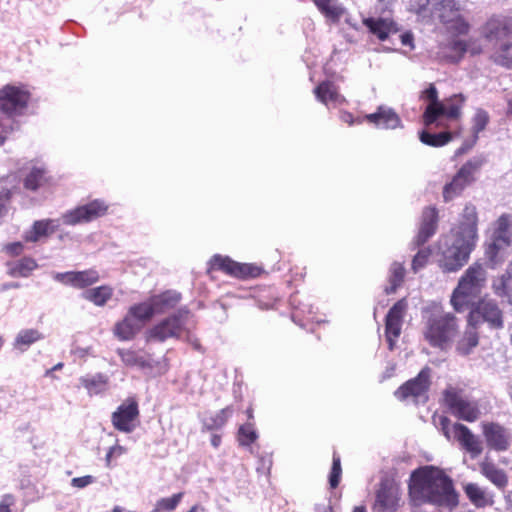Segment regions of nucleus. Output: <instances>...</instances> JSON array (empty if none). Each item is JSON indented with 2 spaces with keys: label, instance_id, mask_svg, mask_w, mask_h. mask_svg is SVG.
Listing matches in <instances>:
<instances>
[{
  "label": "nucleus",
  "instance_id": "c756f323",
  "mask_svg": "<svg viewBox=\"0 0 512 512\" xmlns=\"http://www.w3.org/2000/svg\"><path fill=\"white\" fill-rule=\"evenodd\" d=\"M449 49L455 53L456 61H459L466 53L471 56L480 55L483 52V45L479 39L452 40Z\"/></svg>",
  "mask_w": 512,
  "mask_h": 512
},
{
  "label": "nucleus",
  "instance_id": "052dcab7",
  "mask_svg": "<svg viewBox=\"0 0 512 512\" xmlns=\"http://www.w3.org/2000/svg\"><path fill=\"white\" fill-rule=\"evenodd\" d=\"M341 120L343 122L347 123L349 126H352L354 123L361 124L363 121L362 119L355 120L352 113H350V112H343L341 114Z\"/></svg>",
  "mask_w": 512,
  "mask_h": 512
},
{
  "label": "nucleus",
  "instance_id": "7ed1b4c3",
  "mask_svg": "<svg viewBox=\"0 0 512 512\" xmlns=\"http://www.w3.org/2000/svg\"><path fill=\"white\" fill-rule=\"evenodd\" d=\"M422 335L433 348L446 351L459 334V320L455 314L441 308L426 311L423 317Z\"/></svg>",
  "mask_w": 512,
  "mask_h": 512
},
{
  "label": "nucleus",
  "instance_id": "c85d7f7f",
  "mask_svg": "<svg viewBox=\"0 0 512 512\" xmlns=\"http://www.w3.org/2000/svg\"><path fill=\"white\" fill-rule=\"evenodd\" d=\"M465 100V97L459 93L440 101V112L437 113V120L440 117H445L451 120H457L460 118Z\"/></svg>",
  "mask_w": 512,
  "mask_h": 512
},
{
  "label": "nucleus",
  "instance_id": "a211bd4d",
  "mask_svg": "<svg viewBox=\"0 0 512 512\" xmlns=\"http://www.w3.org/2000/svg\"><path fill=\"white\" fill-rule=\"evenodd\" d=\"M439 212L435 206H427L422 210L418 233L413 240L415 247L424 245L437 231Z\"/></svg>",
  "mask_w": 512,
  "mask_h": 512
},
{
  "label": "nucleus",
  "instance_id": "5701e85b",
  "mask_svg": "<svg viewBox=\"0 0 512 512\" xmlns=\"http://www.w3.org/2000/svg\"><path fill=\"white\" fill-rule=\"evenodd\" d=\"M482 35L488 40L506 41L512 35V24L506 19L492 17L482 27Z\"/></svg>",
  "mask_w": 512,
  "mask_h": 512
},
{
  "label": "nucleus",
  "instance_id": "bf43d9fd",
  "mask_svg": "<svg viewBox=\"0 0 512 512\" xmlns=\"http://www.w3.org/2000/svg\"><path fill=\"white\" fill-rule=\"evenodd\" d=\"M13 130V126L11 124H5L0 119V146L4 144L7 135Z\"/></svg>",
  "mask_w": 512,
  "mask_h": 512
},
{
  "label": "nucleus",
  "instance_id": "c9c22d12",
  "mask_svg": "<svg viewBox=\"0 0 512 512\" xmlns=\"http://www.w3.org/2000/svg\"><path fill=\"white\" fill-rule=\"evenodd\" d=\"M82 296L94 305L102 307L112 298L113 288L109 285H101L87 289Z\"/></svg>",
  "mask_w": 512,
  "mask_h": 512
},
{
  "label": "nucleus",
  "instance_id": "b1692460",
  "mask_svg": "<svg viewBox=\"0 0 512 512\" xmlns=\"http://www.w3.org/2000/svg\"><path fill=\"white\" fill-rule=\"evenodd\" d=\"M420 99L429 101L422 118L423 123L430 126L437 121V113L440 112V100L435 85L429 84L428 88L421 92Z\"/></svg>",
  "mask_w": 512,
  "mask_h": 512
},
{
  "label": "nucleus",
  "instance_id": "6ab92c4d",
  "mask_svg": "<svg viewBox=\"0 0 512 512\" xmlns=\"http://www.w3.org/2000/svg\"><path fill=\"white\" fill-rule=\"evenodd\" d=\"M54 279L64 285H69L77 289H84L98 282L100 276L96 270L89 269L57 273L54 276Z\"/></svg>",
  "mask_w": 512,
  "mask_h": 512
},
{
  "label": "nucleus",
  "instance_id": "f03ea898",
  "mask_svg": "<svg viewBox=\"0 0 512 512\" xmlns=\"http://www.w3.org/2000/svg\"><path fill=\"white\" fill-rule=\"evenodd\" d=\"M453 242L440 254L438 265L445 273L459 271L469 261L478 240V213L476 207L465 205L458 225L453 229Z\"/></svg>",
  "mask_w": 512,
  "mask_h": 512
},
{
  "label": "nucleus",
  "instance_id": "e433bc0d",
  "mask_svg": "<svg viewBox=\"0 0 512 512\" xmlns=\"http://www.w3.org/2000/svg\"><path fill=\"white\" fill-rule=\"evenodd\" d=\"M180 294L175 292L166 291L159 295L153 296L151 301L155 307L157 314L166 312L173 309L180 301Z\"/></svg>",
  "mask_w": 512,
  "mask_h": 512
},
{
  "label": "nucleus",
  "instance_id": "7c9ffc66",
  "mask_svg": "<svg viewBox=\"0 0 512 512\" xmlns=\"http://www.w3.org/2000/svg\"><path fill=\"white\" fill-rule=\"evenodd\" d=\"M49 182L50 176L46 168L34 166L23 179V186L26 190L37 191Z\"/></svg>",
  "mask_w": 512,
  "mask_h": 512
},
{
  "label": "nucleus",
  "instance_id": "6e6d98bb",
  "mask_svg": "<svg viewBox=\"0 0 512 512\" xmlns=\"http://www.w3.org/2000/svg\"><path fill=\"white\" fill-rule=\"evenodd\" d=\"M3 251L10 257H18L24 251V244L19 241L7 243L4 245Z\"/></svg>",
  "mask_w": 512,
  "mask_h": 512
},
{
  "label": "nucleus",
  "instance_id": "0e129e2a",
  "mask_svg": "<svg viewBox=\"0 0 512 512\" xmlns=\"http://www.w3.org/2000/svg\"><path fill=\"white\" fill-rule=\"evenodd\" d=\"M222 437L218 434H213L211 437V444L214 448H218L221 444Z\"/></svg>",
  "mask_w": 512,
  "mask_h": 512
},
{
  "label": "nucleus",
  "instance_id": "39448f33",
  "mask_svg": "<svg viewBox=\"0 0 512 512\" xmlns=\"http://www.w3.org/2000/svg\"><path fill=\"white\" fill-rule=\"evenodd\" d=\"M442 402L451 415L459 420L473 423L481 417L478 401L467 397L461 388L447 386L442 392Z\"/></svg>",
  "mask_w": 512,
  "mask_h": 512
},
{
  "label": "nucleus",
  "instance_id": "338daca9",
  "mask_svg": "<svg viewBox=\"0 0 512 512\" xmlns=\"http://www.w3.org/2000/svg\"><path fill=\"white\" fill-rule=\"evenodd\" d=\"M62 367H63V363L60 362V363L56 364L52 369L47 370L46 375H49L52 371L59 370Z\"/></svg>",
  "mask_w": 512,
  "mask_h": 512
},
{
  "label": "nucleus",
  "instance_id": "8fccbe9b",
  "mask_svg": "<svg viewBox=\"0 0 512 512\" xmlns=\"http://www.w3.org/2000/svg\"><path fill=\"white\" fill-rule=\"evenodd\" d=\"M342 475L341 459L340 456L334 452L332 458V467L329 474V484L332 489L338 487Z\"/></svg>",
  "mask_w": 512,
  "mask_h": 512
},
{
  "label": "nucleus",
  "instance_id": "864d4df0",
  "mask_svg": "<svg viewBox=\"0 0 512 512\" xmlns=\"http://www.w3.org/2000/svg\"><path fill=\"white\" fill-rule=\"evenodd\" d=\"M316 6L326 16L337 19L340 16V10L331 4V0H313Z\"/></svg>",
  "mask_w": 512,
  "mask_h": 512
},
{
  "label": "nucleus",
  "instance_id": "4d7b16f0",
  "mask_svg": "<svg viewBox=\"0 0 512 512\" xmlns=\"http://www.w3.org/2000/svg\"><path fill=\"white\" fill-rule=\"evenodd\" d=\"M93 482L94 478L91 475L76 477L72 479V485L77 488H84Z\"/></svg>",
  "mask_w": 512,
  "mask_h": 512
},
{
  "label": "nucleus",
  "instance_id": "cd10ccee",
  "mask_svg": "<svg viewBox=\"0 0 512 512\" xmlns=\"http://www.w3.org/2000/svg\"><path fill=\"white\" fill-rule=\"evenodd\" d=\"M7 274L13 278H28L33 271L38 268L37 261L30 257L24 256L17 261H9L6 263Z\"/></svg>",
  "mask_w": 512,
  "mask_h": 512
},
{
  "label": "nucleus",
  "instance_id": "f257e3e1",
  "mask_svg": "<svg viewBox=\"0 0 512 512\" xmlns=\"http://www.w3.org/2000/svg\"><path fill=\"white\" fill-rule=\"evenodd\" d=\"M409 499L416 507L428 503L454 509L459 503L452 479L434 466H425L412 473Z\"/></svg>",
  "mask_w": 512,
  "mask_h": 512
},
{
  "label": "nucleus",
  "instance_id": "a18cd8bd",
  "mask_svg": "<svg viewBox=\"0 0 512 512\" xmlns=\"http://www.w3.org/2000/svg\"><path fill=\"white\" fill-rule=\"evenodd\" d=\"M183 496L184 493L179 492L170 497L161 498L156 502L155 507L151 512L174 511L183 499Z\"/></svg>",
  "mask_w": 512,
  "mask_h": 512
},
{
  "label": "nucleus",
  "instance_id": "49530a36",
  "mask_svg": "<svg viewBox=\"0 0 512 512\" xmlns=\"http://www.w3.org/2000/svg\"><path fill=\"white\" fill-rule=\"evenodd\" d=\"M233 409L230 406H227L221 409L215 416L211 417L207 422H205V428L207 430H214L221 428L226 424L229 417L232 415Z\"/></svg>",
  "mask_w": 512,
  "mask_h": 512
},
{
  "label": "nucleus",
  "instance_id": "0eeeda50",
  "mask_svg": "<svg viewBox=\"0 0 512 512\" xmlns=\"http://www.w3.org/2000/svg\"><path fill=\"white\" fill-rule=\"evenodd\" d=\"M31 100V92L26 85L6 84L0 88V111L14 119L25 114Z\"/></svg>",
  "mask_w": 512,
  "mask_h": 512
},
{
  "label": "nucleus",
  "instance_id": "09e8293b",
  "mask_svg": "<svg viewBox=\"0 0 512 512\" xmlns=\"http://www.w3.org/2000/svg\"><path fill=\"white\" fill-rule=\"evenodd\" d=\"M511 216L509 214H502L495 223L493 236L511 239L512 233L510 232Z\"/></svg>",
  "mask_w": 512,
  "mask_h": 512
},
{
  "label": "nucleus",
  "instance_id": "423d86ee",
  "mask_svg": "<svg viewBox=\"0 0 512 512\" xmlns=\"http://www.w3.org/2000/svg\"><path fill=\"white\" fill-rule=\"evenodd\" d=\"M433 420L447 440L452 438L456 440L472 458L478 457L483 452L481 440L466 425L459 422L452 424L451 420L444 415L438 417L434 415Z\"/></svg>",
  "mask_w": 512,
  "mask_h": 512
},
{
  "label": "nucleus",
  "instance_id": "680f3d73",
  "mask_svg": "<svg viewBox=\"0 0 512 512\" xmlns=\"http://www.w3.org/2000/svg\"><path fill=\"white\" fill-rule=\"evenodd\" d=\"M400 39H401L402 45L409 46V47L413 48L414 38H413V35L411 32H405V33L401 34Z\"/></svg>",
  "mask_w": 512,
  "mask_h": 512
},
{
  "label": "nucleus",
  "instance_id": "774afa93",
  "mask_svg": "<svg viewBox=\"0 0 512 512\" xmlns=\"http://www.w3.org/2000/svg\"><path fill=\"white\" fill-rule=\"evenodd\" d=\"M112 512H126L124 508L120 507V506H115L113 509H112Z\"/></svg>",
  "mask_w": 512,
  "mask_h": 512
},
{
  "label": "nucleus",
  "instance_id": "2eb2a0df",
  "mask_svg": "<svg viewBox=\"0 0 512 512\" xmlns=\"http://www.w3.org/2000/svg\"><path fill=\"white\" fill-rule=\"evenodd\" d=\"M139 416L138 401L135 397H128L112 413L111 421L116 430L131 433L137 426Z\"/></svg>",
  "mask_w": 512,
  "mask_h": 512
},
{
  "label": "nucleus",
  "instance_id": "9d476101",
  "mask_svg": "<svg viewBox=\"0 0 512 512\" xmlns=\"http://www.w3.org/2000/svg\"><path fill=\"white\" fill-rule=\"evenodd\" d=\"M483 164L482 160H468L464 163L450 182L443 187L442 195L444 202H450L460 196L463 191L475 181V174Z\"/></svg>",
  "mask_w": 512,
  "mask_h": 512
},
{
  "label": "nucleus",
  "instance_id": "20e7f679",
  "mask_svg": "<svg viewBox=\"0 0 512 512\" xmlns=\"http://www.w3.org/2000/svg\"><path fill=\"white\" fill-rule=\"evenodd\" d=\"M486 281L487 272L484 266L479 262L470 265L459 278L458 284L452 292L450 303L453 309L461 313L469 308L480 296Z\"/></svg>",
  "mask_w": 512,
  "mask_h": 512
},
{
  "label": "nucleus",
  "instance_id": "393cba45",
  "mask_svg": "<svg viewBox=\"0 0 512 512\" xmlns=\"http://www.w3.org/2000/svg\"><path fill=\"white\" fill-rule=\"evenodd\" d=\"M479 326L470 321L467 317V324L463 335L459 338L456 344V350L461 355H468L479 344Z\"/></svg>",
  "mask_w": 512,
  "mask_h": 512
},
{
  "label": "nucleus",
  "instance_id": "412c9836",
  "mask_svg": "<svg viewBox=\"0 0 512 512\" xmlns=\"http://www.w3.org/2000/svg\"><path fill=\"white\" fill-rule=\"evenodd\" d=\"M512 240L509 238L502 237H491V241L486 245L485 256L490 264L491 268L502 264L509 256V249Z\"/></svg>",
  "mask_w": 512,
  "mask_h": 512
},
{
  "label": "nucleus",
  "instance_id": "4468645a",
  "mask_svg": "<svg viewBox=\"0 0 512 512\" xmlns=\"http://www.w3.org/2000/svg\"><path fill=\"white\" fill-rule=\"evenodd\" d=\"M407 309V299L401 298L394 303L385 317V338L390 351L394 350L397 340L401 335L403 320Z\"/></svg>",
  "mask_w": 512,
  "mask_h": 512
},
{
  "label": "nucleus",
  "instance_id": "aec40b11",
  "mask_svg": "<svg viewBox=\"0 0 512 512\" xmlns=\"http://www.w3.org/2000/svg\"><path fill=\"white\" fill-rule=\"evenodd\" d=\"M362 23L379 41H385L391 34L399 31L397 23L391 18L366 17L363 18Z\"/></svg>",
  "mask_w": 512,
  "mask_h": 512
},
{
  "label": "nucleus",
  "instance_id": "37998d69",
  "mask_svg": "<svg viewBox=\"0 0 512 512\" xmlns=\"http://www.w3.org/2000/svg\"><path fill=\"white\" fill-rule=\"evenodd\" d=\"M452 139V134L450 132H440L437 134H432L427 131H422L420 133V140L422 143L432 147H441L446 145Z\"/></svg>",
  "mask_w": 512,
  "mask_h": 512
},
{
  "label": "nucleus",
  "instance_id": "9b49d317",
  "mask_svg": "<svg viewBox=\"0 0 512 512\" xmlns=\"http://www.w3.org/2000/svg\"><path fill=\"white\" fill-rule=\"evenodd\" d=\"M467 317L478 326L487 323L491 329L504 327V315L498 303L492 299L482 298L470 305Z\"/></svg>",
  "mask_w": 512,
  "mask_h": 512
},
{
  "label": "nucleus",
  "instance_id": "a19ab883",
  "mask_svg": "<svg viewBox=\"0 0 512 512\" xmlns=\"http://www.w3.org/2000/svg\"><path fill=\"white\" fill-rule=\"evenodd\" d=\"M405 267L402 263L394 262L390 267L389 286L385 288L387 295L393 294L402 285L405 278Z\"/></svg>",
  "mask_w": 512,
  "mask_h": 512
},
{
  "label": "nucleus",
  "instance_id": "6e6552de",
  "mask_svg": "<svg viewBox=\"0 0 512 512\" xmlns=\"http://www.w3.org/2000/svg\"><path fill=\"white\" fill-rule=\"evenodd\" d=\"M188 314V310H178L176 313L162 319L146 331V341L164 342L169 338H181L187 332L185 325Z\"/></svg>",
  "mask_w": 512,
  "mask_h": 512
},
{
  "label": "nucleus",
  "instance_id": "13d9d810",
  "mask_svg": "<svg viewBox=\"0 0 512 512\" xmlns=\"http://www.w3.org/2000/svg\"><path fill=\"white\" fill-rule=\"evenodd\" d=\"M14 504V497L11 494H6L0 501V512H11L10 507Z\"/></svg>",
  "mask_w": 512,
  "mask_h": 512
},
{
  "label": "nucleus",
  "instance_id": "3c124183",
  "mask_svg": "<svg viewBox=\"0 0 512 512\" xmlns=\"http://www.w3.org/2000/svg\"><path fill=\"white\" fill-rule=\"evenodd\" d=\"M432 254L430 248H422L417 254L413 257L412 260V270L417 273L420 269L424 268L429 261V258Z\"/></svg>",
  "mask_w": 512,
  "mask_h": 512
},
{
  "label": "nucleus",
  "instance_id": "1a4fd4ad",
  "mask_svg": "<svg viewBox=\"0 0 512 512\" xmlns=\"http://www.w3.org/2000/svg\"><path fill=\"white\" fill-rule=\"evenodd\" d=\"M221 271L231 277L247 280L259 277L264 270L252 263H239L228 256L214 255L209 261L208 273Z\"/></svg>",
  "mask_w": 512,
  "mask_h": 512
},
{
  "label": "nucleus",
  "instance_id": "f8f14e48",
  "mask_svg": "<svg viewBox=\"0 0 512 512\" xmlns=\"http://www.w3.org/2000/svg\"><path fill=\"white\" fill-rule=\"evenodd\" d=\"M399 502V484L392 477H382L376 490L373 509L376 512H396Z\"/></svg>",
  "mask_w": 512,
  "mask_h": 512
},
{
  "label": "nucleus",
  "instance_id": "f3484780",
  "mask_svg": "<svg viewBox=\"0 0 512 512\" xmlns=\"http://www.w3.org/2000/svg\"><path fill=\"white\" fill-rule=\"evenodd\" d=\"M481 429L487 446L497 452L506 451L511 444V434L498 422H482Z\"/></svg>",
  "mask_w": 512,
  "mask_h": 512
},
{
  "label": "nucleus",
  "instance_id": "dca6fc26",
  "mask_svg": "<svg viewBox=\"0 0 512 512\" xmlns=\"http://www.w3.org/2000/svg\"><path fill=\"white\" fill-rule=\"evenodd\" d=\"M431 385V368L425 366L418 375L403 383L394 393L400 401L409 397L417 398L426 394Z\"/></svg>",
  "mask_w": 512,
  "mask_h": 512
},
{
  "label": "nucleus",
  "instance_id": "79ce46f5",
  "mask_svg": "<svg viewBox=\"0 0 512 512\" xmlns=\"http://www.w3.org/2000/svg\"><path fill=\"white\" fill-rule=\"evenodd\" d=\"M80 381L89 393L97 394L105 390L108 384V377L104 374L98 373L93 376L82 377Z\"/></svg>",
  "mask_w": 512,
  "mask_h": 512
},
{
  "label": "nucleus",
  "instance_id": "ea45409f",
  "mask_svg": "<svg viewBox=\"0 0 512 512\" xmlns=\"http://www.w3.org/2000/svg\"><path fill=\"white\" fill-rule=\"evenodd\" d=\"M129 314L134 317L139 323L144 325L145 322L152 319V317L157 314L155 311V307L151 299L149 301L141 302L132 305L129 310Z\"/></svg>",
  "mask_w": 512,
  "mask_h": 512
},
{
  "label": "nucleus",
  "instance_id": "c03bdc74",
  "mask_svg": "<svg viewBox=\"0 0 512 512\" xmlns=\"http://www.w3.org/2000/svg\"><path fill=\"white\" fill-rule=\"evenodd\" d=\"M117 354L120 357L123 364L126 366H146V360L142 356H140L138 352L135 350L119 348L117 349Z\"/></svg>",
  "mask_w": 512,
  "mask_h": 512
},
{
  "label": "nucleus",
  "instance_id": "f704fd0d",
  "mask_svg": "<svg viewBox=\"0 0 512 512\" xmlns=\"http://www.w3.org/2000/svg\"><path fill=\"white\" fill-rule=\"evenodd\" d=\"M433 7L443 23L450 22L460 11V4L456 0H433Z\"/></svg>",
  "mask_w": 512,
  "mask_h": 512
},
{
  "label": "nucleus",
  "instance_id": "de8ad7c7",
  "mask_svg": "<svg viewBox=\"0 0 512 512\" xmlns=\"http://www.w3.org/2000/svg\"><path fill=\"white\" fill-rule=\"evenodd\" d=\"M258 438V435L254 429L252 423H246L239 427L238 430V442L241 446H250Z\"/></svg>",
  "mask_w": 512,
  "mask_h": 512
},
{
  "label": "nucleus",
  "instance_id": "603ef678",
  "mask_svg": "<svg viewBox=\"0 0 512 512\" xmlns=\"http://www.w3.org/2000/svg\"><path fill=\"white\" fill-rule=\"evenodd\" d=\"M489 122V115L485 110L479 109L473 117V133L478 135L483 131Z\"/></svg>",
  "mask_w": 512,
  "mask_h": 512
},
{
  "label": "nucleus",
  "instance_id": "72a5a7b5",
  "mask_svg": "<svg viewBox=\"0 0 512 512\" xmlns=\"http://www.w3.org/2000/svg\"><path fill=\"white\" fill-rule=\"evenodd\" d=\"M464 492L469 501L477 508H484L493 504L492 498L476 483L466 484Z\"/></svg>",
  "mask_w": 512,
  "mask_h": 512
},
{
  "label": "nucleus",
  "instance_id": "ddd939ff",
  "mask_svg": "<svg viewBox=\"0 0 512 512\" xmlns=\"http://www.w3.org/2000/svg\"><path fill=\"white\" fill-rule=\"evenodd\" d=\"M109 205L100 199H95L87 204L77 206L62 215L63 223L75 226L88 223L107 214Z\"/></svg>",
  "mask_w": 512,
  "mask_h": 512
},
{
  "label": "nucleus",
  "instance_id": "2f4dec72",
  "mask_svg": "<svg viewBox=\"0 0 512 512\" xmlns=\"http://www.w3.org/2000/svg\"><path fill=\"white\" fill-rule=\"evenodd\" d=\"M492 289L498 297L507 298L512 303V263L504 274L493 280Z\"/></svg>",
  "mask_w": 512,
  "mask_h": 512
},
{
  "label": "nucleus",
  "instance_id": "a878e982",
  "mask_svg": "<svg viewBox=\"0 0 512 512\" xmlns=\"http://www.w3.org/2000/svg\"><path fill=\"white\" fill-rule=\"evenodd\" d=\"M58 228L56 221L53 219H43L35 221L31 228L23 235L25 242L36 243L43 237L53 234Z\"/></svg>",
  "mask_w": 512,
  "mask_h": 512
},
{
  "label": "nucleus",
  "instance_id": "5fc2aeb1",
  "mask_svg": "<svg viewBox=\"0 0 512 512\" xmlns=\"http://www.w3.org/2000/svg\"><path fill=\"white\" fill-rule=\"evenodd\" d=\"M451 30L458 35H466L470 30V25L462 17H456L451 25Z\"/></svg>",
  "mask_w": 512,
  "mask_h": 512
},
{
  "label": "nucleus",
  "instance_id": "473e14b6",
  "mask_svg": "<svg viewBox=\"0 0 512 512\" xmlns=\"http://www.w3.org/2000/svg\"><path fill=\"white\" fill-rule=\"evenodd\" d=\"M314 94L318 101L327 105L328 102H341L344 98L340 95L338 87L331 81H323L319 83Z\"/></svg>",
  "mask_w": 512,
  "mask_h": 512
},
{
  "label": "nucleus",
  "instance_id": "69168bd1",
  "mask_svg": "<svg viewBox=\"0 0 512 512\" xmlns=\"http://www.w3.org/2000/svg\"><path fill=\"white\" fill-rule=\"evenodd\" d=\"M246 415L248 420H252L254 418L253 408L251 406L246 409Z\"/></svg>",
  "mask_w": 512,
  "mask_h": 512
},
{
  "label": "nucleus",
  "instance_id": "4be33fe9",
  "mask_svg": "<svg viewBox=\"0 0 512 512\" xmlns=\"http://www.w3.org/2000/svg\"><path fill=\"white\" fill-rule=\"evenodd\" d=\"M364 119L382 129H396L401 126L399 115L391 108L379 106L377 111L365 115Z\"/></svg>",
  "mask_w": 512,
  "mask_h": 512
},
{
  "label": "nucleus",
  "instance_id": "4c0bfd02",
  "mask_svg": "<svg viewBox=\"0 0 512 512\" xmlns=\"http://www.w3.org/2000/svg\"><path fill=\"white\" fill-rule=\"evenodd\" d=\"M479 466L481 473L496 486L504 487L507 484L508 479L505 472L493 462L485 460Z\"/></svg>",
  "mask_w": 512,
  "mask_h": 512
},
{
  "label": "nucleus",
  "instance_id": "bb28decb",
  "mask_svg": "<svg viewBox=\"0 0 512 512\" xmlns=\"http://www.w3.org/2000/svg\"><path fill=\"white\" fill-rule=\"evenodd\" d=\"M142 328V324L127 312L126 316L114 325L113 334L121 341H129L132 340Z\"/></svg>",
  "mask_w": 512,
  "mask_h": 512
},
{
  "label": "nucleus",
  "instance_id": "58836bf2",
  "mask_svg": "<svg viewBox=\"0 0 512 512\" xmlns=\"http://www.w3.org/2000/svg\"><path fill=\"white\" fill-rule=\"evenodd\" d=\"M43 338V334L37 329H23L17 334L13 345L14 348L23 352Z\"/></svg>",
  "mask_w": 512,
  "mask_h": 512
},
{
  "label": "nucleus",
  "instance_id": "e2e57ef3",
  "mask_svg": "<svg viewBox=\"0 0 512 512\" xmlns=\"http://www.w3.org/2000/svg\"><path fill=\"white\" fill-rule=\"evenodd\" d=\"M20 284L18 282H7L0 285V292H5L10 289H18Z\"/></svg>",
  "mask_w": 512,
  "mask_h": 512
}]
</instances>
